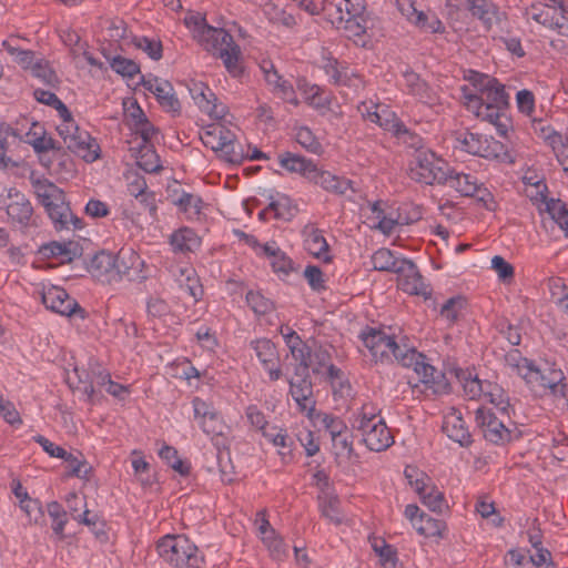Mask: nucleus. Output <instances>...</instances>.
<instances>
[{
  "instance_id": "09e8293b",
  "label": "nucleus",
  "mask_w": 568,
  "mask_h": 568,
  "mask_svg": "<svg viewBox=\"0 0 568 568\" xmlns=\"http://www.w3.org/2000/svg\"><path fill=\"white\" fill-rule=\"evenodd\" d=\"M383 419L378 417L375 413V408L371 404H364L362 406L361 412L354 416L352 422V427L355 432H362L366 428H369L377 422H382Z\"/></svg>"
},
{
  "instance_id": "f3484780",
  "label": "nucleus",
  "mask_w": 568,
  "mask_h": 568,
  "mask_svg": "<svg viewBox=\"0 0 568 568\" xmlns=\"http://www.w3.org/2000/svg\"><path fill=\"white\" fill-rule=\"evenodd\" d=\"M251 347L265 371H267L270 379L275 382L282 377L280 367V355L275 344L267 338H260L251 342Z\"/></svg>"
},
{
  "instance_id": "0e129e2a",
  "label": "nucleus",
  "mask_w": 568,
  "mask_h": 568,
  "mask_svg": "<svg viewBox=\"0 0 568 568\" xmlns=\"http://www.w3.org/2000/svg\"><path fill=\"white\" fill-rule=\"evenodd\" d=\"M135 109L140 116V122L134 125L136 133L142 139L140 144L151 143V139L158 132V129L148 120L140 105H136Z\"/></svg>"
},
{
  "instance_id": "6e6552de",
  "label": "nucleus",
  "mask_w": 568,
  "mask_h": 568,
  "mask_svg": "<svg viewBox=\"0 0 568 568\" xmlns=\"http://www.w3.org/2000/svg\"><path fill=\"white\" fill-rule=\"evenodd\" d=\"M449 176V165L443 159L429 150L419 151L415 155L414 165L410 168L412 180L433 185L435 183L445 185Z\"/></svg>"
},
{
  "instance_id": "58836bf2",
  "label": "nucleus",
  "mask_w": 568,
  "mask_h": 568,
  "mask_svg": "<svg viewBox=\"0 0 568 568\" xmlns=\"http://www.w3.org/2000/svg\"><path fill=\"white\" fill-rule=\"evenodd\" d=\"M305 247L308 253L315 257H322L324 262L331 261L329 256H324V254L328 251V244L320 230L311 227V231L307 233L305 239Z\"/></svg>"
},
{
  "instance_id": "680f3d73",
  "label": "nucleus",
  "mask_w": 568,
  "mask_h": 568,
  "mask_svg": "<svg viewBox=\"0 0 568 568\" xmlns=\"http://www.w3.org/2000/svg\"><path fill=\"white\" fill-rule=\"evenodd\" d=\"M174 204L185 213L197 215L201 213L203 201L200 196L183 191Z\"/></svg>"
},
{
  "instance_id": "2eb2a0df",
  "label": "nucleus",
  "mask_w": 568,
  "mask_h": 568,
  "mask_svg": "<svg viewBox=\"0 0 568 568\" xmlns=\"http://www.w3.org/2000/svg\"><path fill=\"white\" fill-rule=\"evenodd\" d=\"M41 301L48 310L60 315L72 316L79 314L81 318L85 317V311L62 287L50 286L44 290Z\"/></svg>"
},
{
  "instance_id": "5fc2aeb1",
  "label": "nucleus",
  "mask_w": 568,
  "mask_h": 568,
  "mask_svg": "<svg viewBox=\"0 0 568 568\" xmlns=\"http://www.w3.org/2000/svg\"><path fill=\"white\" fill-rule=\"evenodd\" d=\"M160 457L166 462V464L178 471L182 476H186L190 474V465L185 464L178 454V450L169 445H164L160 452Z\"/></svg>"
},
{
  "instance_id": "c756f323",
  "label": "nucleus",
  "mask_w": 568,
  "mask_h": 568,
  "mask_svg": "<svg viewBox=\"0 0 568 568\" xmlns=\"http://www.w3.org/2000/svg\"><path fill=\"white\" fill-rule=\"evenodd\" d=\"M130 151L135 156L138 166L146 173H155L162 169L160 158L152 143L139 144L136 148H131Z\"/></svg>"
},
{
  "instance_id": "f704fd0d",
  "label": "nucleus",
  "mask_w": 568,
  "mask_h": 568,
  "mask_svg": "<svg viewBox=\"0 0 568 568\" xmlns=\"http://www.w3.org/2000/svg\"><path fill=\"white\" fill-rule=\"evenodd\" d=\"M337 30H343L349 39H362L367 31V18L364 14L358 17H342L341 23H332Z\"/></svg>"
},
{
  "instance_id": "69168bd1",
  "label": "nucleus",
  "mask_w": 568,
  "mask_h": 568,
  "mask_svg": "<svg viewBox=\"0 0 568 568\" xmlns=\"http://www.w3.org/2000/svg\"><path fill=\"white\" fill-rule=\"evenodd\" d=\"M466 301L462 296H454L448 298L440 308V315L449 322H455L459 312L464 308Z\"/></svg>"
},
{
  "instance_id": "ddd939ff",
  "label": "nucleus",
  "mask_w": 568,
  "mask_h": 568,
  "mask_svg": "<svg viewBox=\"0 0 568 568\" xmlns=\"http://www.w3.org/2000/svg\"><path fill=\"white\" fill-rule=\"evenodd\" d=\"M359 337L368 348L375 363H390L394 346V334H387L383 328L366 327Z\"/></svg>"
},
{
  "instance_id": "f257e3e1",
  "label": "nucleus",
  "mask_w": 568,
  "mask_h": 568,
  "mask_svg": "<svg viewBox=\"0 0 568 568\" xmlns=\"http://www.w3.org/2000/svg\"><path fill=\"white\" fill-rule=\"evenodd\" d=\"M465 98L469 102L476 103V115L478 118L495 125L500 136H506L511 126V120L507 115L509 97L505 91V87L497 79H495V83H489V85L483 89L479 97L465 93Z\"/></svg>"
},
{
  "instance_id": "864d4df0",
  "label": "nucleus",
  "mask_w": 568,
  "mask_h": 568,
  "mask_svg": "<svg viewBox=\"0 0 568 568\" xmlns=\"http://www.w3.org/2000/svg\"><path fill=\"white\" fill-rule=\"evenodd\" d=\"M484 397L498 407L503 413H508V408L510 407L509 397L501 386L486 382V392Z\"/></svg>"
},
{
  "instance_id": "8fccbe9b",
  "label": "nucleus",
  "mask_w": 568,
  "mask_h": 568,
  "mask_svg": "<svg viewBox=\"0 0 568 568\" xmlns=\"http://www.w3.org/2000/svg\"><path fill=\"white\" fill-rule=\"evenodd\" d=\"M547 141L552 148L557 160L562 165L564 171L568 172V136L554 132L547 136Z\"/></svg>"
},
{
  "instance_id": "e433bc0d",
  "label": "nucleus",
  "mask_w": 568,
  "mask_h": 568,
  "mask_svg": "<svg viewBox=\"0 0 568 568\" xmlns=\"http://www.w3.org/2000/svg\"><path fill=\"white\" fill-rule=\"evenodd\" d=\"M27 142L32 145L34 152L38 154L47 153L49 151L60 153L63 149L59 141L51 136H47L43 130L41 133L30 130L27 133Z\"/></svg>"
},
{
  "instance_id": "5701e85b",
  "label": "nucleus",
  "mask_w": 568,
  "mask_h": 568,
  "mask_svg": "<svg viewBox=\"0 0 568 568\" xmlns=\"http://www.w3.org/2000/svg\"><path fill=\"white\" fill-rule=\"evenodd\" d=\"M190 93L197 106L209 113L211 116L221 119L225 115L224 106L219 109L215 101L217 100L211 89L203 82H195L190 88Z\"/></svg>"
},
{
  "instance_id": "f8f14e48",
  "label": "nucleus",
  "mask_w": 568,
  "mask_h": 568,
  "mask_svg": "<svg viewBox=\"0 0 568 568\" xmlns=\"http://www.w3.org/2000/svg\"><path fill=\"white\" fill-rule=\"evenodd\" d=\"M446 184L455 189L460 195L475 197L487 209H490L488 202H493V194L483 183H479L477 178L473 174L456 172L454 169L449 168V176H447Z\"/></svg>"
},
{
  "instance_id": "2f4dec72",
  "label": "nucleus",
  "mask_w": 568,
  "mask_h": 568,
  "mask_svg": "<svg viewBox=\"0 0 568 568\" xmlns=\"http://www.w3.org/2000/svg\"><path fill=\"white\" fill-rule=\"evenodd\" d=\"M170 244L175 253H189L195 251L201 240L192 229L182 227L170 236Z\"/></svg>"
},
{
  "instance_id": "774afa93",
  "label": "nucleus",
  "mask_w": 568,
  "mask_h": 568,
  "mask_svg": "<svg viewBox=\"0 0 568 568\" xmlns=\"http://www.w3.org/2000/svg\"><path fill=\"white\" fill-rule=\"evenodd\" d=\"M484 136L480 134L464 132L462 133L457 141L459 142L462 149L469 154L476 155L479 151V146L481 145Z\"/></svg>"
},
{
  "instance_id": "423d86ee",
  "label": "nucleus",
  "mask_w": 568,
  "mask_h": 568,
  "mask_svg": "<svg viewBox=\"0 0 568 568\" xmlns=\"http://www.w3.org/2000/svg\"><path fill=\"white\" fill-rule=\"evenodd\" d=\"M200 138L206 148L220 153L219 156L224 161L232 164H241L244 161L243 146L237 142L235 133L225 125H209Z\"/></svg>"
},
{
  "instance_id": "393cba45",
  "label": "nucleus",
  "mask_w": 568,
  "mask_h": 568,
  "mask_svg": "<svg viewBox=\"0 0 568 568\" xmlns=\"http://www.w3.org/2000/svg\"><path fill=\"white\" fill-rule=\"evenodd\" d=\"M39 253L45 258L60 257L61 263H71L77 256L81 255V248L79 244L73 242L60 243L52 241L41 245Z\"/></svg>"
},
{
  "instance_id": "aec40b11",
  "label": "nucleus",
  "mask_w": 568,
  "mask_h": 568,
  "mask_svg": "<svg viewBox=\"0 0 568 568\" xmlns=\"http://www.w3.org/2000/svg\"><path fill=\"white\" fill-rule=\"evenodd\" d=\"M358 433L365 446L372 452H383L394 443V437L384 420Z\"/></svg>"
},
{
  "instance_id": "1a4fd4ad",
  "label": "nucleus",
  "mask_w": 568,
  "mask_h": 568,
  "mask_svg": "<svg viewBox=\"0 0 568 568\" xmlns=\"http://www.w3.org/2000/svg\"><path fill=\"white\" fill-rule=\"evenodd\" d=\"M65 148L78 154L87 162H93L99 158L98 144L91 139L87 131H81L75 121L61 122L57 126Z\"/></svg>"
},
{
  "instance_id": "412c9836",
  "label": "nucleus",
  "mask_w": 568,
  "mask_h": 568,
  "mask_svg": "<svg viewBox=\"0 0 568 568\" xmlns=\"http://www.w3.org/2000/svg\"><path fill=\"white\" fill-rule=\"evenodd\" d=\"M116 257L112 253L101 251L92 256L88 271L99 282L112 283Z\"/></svg>"
},
{
  "instance_id": "4d7b16f0",
  "label": "nucleus",
  "mask_w": 568,
  "mask_h": 568,
  "mask_svg": "<svg viewBox=\"0 0 568 568\" xmlns=\"http://www.w3.org/2000/svg\"><path fill=\"white\" fill-rule=\"evenodd\" d=\"M2 47L14 58V61L24 70H31L36 63L34 53L31 50H23L13 47L9 41L4 40Z\"/></svg>"
},
{
  "instance_id": "a878e982",
  "label": "nucleus",
  "mask_w": 568,
  "mask_h": 568,
  "mask_svg": "<svg viewBox=\"0 0 568 568\" xmlns=\"http://www.w3.org/2000/svg\"><path fill=\"white\" fill-rule=\"evenodd\" d=\"M9 197L13 200L7 206V214L21 225H27L33 213L30 201L17 191L12 194V190L9 192Z\"/></svg>"
},
{
  "instance_id": "338daca9",
  "label": "nucleus",
  "mask_w": 568,
  "mask_h": 568,
  "mask_svg": "<svg viewBox=\"0 0 568 568\" xmlns=\"http://www.w3.org/2000/svg\"><path fill=\"white\" fill-rule=\"evenodd\" d=\"M296 141L308 152L318 154L322 150L321 143L308 128H300L297 130Z\"/></svg>"
},
{
  "instance_id": "3c124183",
  "label": "nucleus",
  "mask_w": 568,
  "mask_h": 568,
  "mask_svg": "<svg viewBox=\"0 0 568 568\" xmlns=\"http://www.w3.org/2000/svg\"><path fill=\"white\" fill-rule=\"evenodd\" d=\"M418 534L426 537H440L446 525L443 520L433 518L426 514L419 515V523L415 527Z\"/></svg>"
},
{
  "instance_id": "e2e57ef3",
  "label": "nucleus",
  "mask_w": 568,
  "mask_h": 568,
  "mask_svg": "<svg viewBox=\"0 0 568 568\" xmlns=\"http://www.w3.org/2000/svg\"><path fill=\"white\" fill-rule=\"evenodd\" d=\"M371 110L365 105L366 112H362L363 116L371 121L372 123L378 124L381 128H383L385 131H388V129L384 125V123L389 122L390 123H399V120L395 116L393 112L383 111V113H379L377 111V105L372 106Z\"/></svg>"
},
{
  "instance_id": "4468645a",
  "label": "nucleus",
  "mask_w": 568,
  "mask_h": 568,
  "mask_svg": "<svg viewBox=\"0 0 568 568\" xmlns=\"http://www.w3.org/2000/svg\"><path fill=\"white\" fill-rule=\"evenodd\" d=\"M397 6L399 12L419 30L440 34L445 32L446 28L435 12L418 10L413 0H398Z\"/></svg>"
},
{
  "instance_id": "0eeeda50",
  "label": "nucleus",
  "mask_w": 568,
  "mask_h": 568,
  "mask_svg": "<svg viewBox=\"0 0 568 568\" xmlns=\"http://www.w3.org/2000/svg\"><path fill=\"white\" fill-rule=\"evenodd\" d=\"M194 417L200 418L202 430L211 437L213 445L219 449H227L231 427L223 420L220 412L200 397L192 400Z\"/></svg>"
},
{
  "instance_id": "dca6fc26",
  "label": "nucleus",
  "mask_w": 568,
  "mask_h": 568,
  "mask_svg": "<svg viewBox=\"0 0 568 568\" xmlns=\"http://www.w3.org/2000/svg\"><path fill=\"white\" fill-rule=\"evenodd\" d=\"M140 83L144 87L145 90L152 92L161 108L171 112L173 115H179L181 113V103L175 95L173 85L166 81L154 78H145L141 77Z\"/></svg>"
},
{
  "instance_id": "7c9ffc66",
  "label": "nucleus",
  "mask_w": 568,
  "mask_h": 568,
  "mask_svg": "<svg viewBox=\"0 0 568 568\" xmlns=\"http://www.w3.org/2000/svg\"><path fill=\"white\" fill-rule=\"evenodd\" d=\"M79 382L83 384L82 390L88 396L90 400H92L94 395V386H108V383L111 381V376L105 371L100 369V367H95L91 369V373H87L85 371H80L78 368L74 369Z\"/></svg>"
},
{
  "instance_id": "f03ea898",
  "label": "nucleus",
  "mask_w": 568,
  "mask_h": 568,
  "mask_svg": "<svg viewBox=\"0 0 568 568\" xmlns=\"http://www.w3.org/2000/svg\"><path fill=\"white\" fill-rule=\"evenodd\" d=\"M372 264L375 271L396 273L398 286L405 293L422 296L430 293L416 264L410 260L396 257L389 248L377 250L372 255Z\"/></svg>"
},
{
  "instance_id": "ea45409f",
  "label": "nucleus",
  "mask_w": 568,
  "mask_h": 568,
  "mask_svg": "<svg viewBox=\"0 0 568 568\" xmlns=\"http://www.w3.org/2000/svg\"><path fill=\"white\" fill-rule=\"evenodd\" d=\"M103 55L109 61L111 69L115 73H118L124 78L132 79L136 74L140 73V65L131 59H126L121 55L111 57V55L106 54V52L104 50H103Z\"/></svg>"
},
{
  "instance_id": "4be33fe9",
  "label": "nucleus",
  "mask_w": 568,
  "mask_h": 568,
  "mask_svg": "<svg viewBox=\"0 0 568 568\" xmlns=\"http://www.w3.org/2000/svg\"><path fill=\"white\" fill-rule=\"evenodd\" d=\"M310 182L336 195H344L348 190L354 192L353 182L351 180L337 176L328 171H323L317 166L311 175Z\"/></svg>"
},
{
  "instance_id": "49530a36",
  "label": "nucleus",
  "mask_w": 568,
  "mask_h": 568,
  "mask_svg": "<svg viewBox=\"0 0 568 568\" xmlns=\"http://www.w3.org/2000/svg\"><path fill=\"white\" fill-rule=\"evenodd\" d=\"M47 511L52 519V530L58 536L59 540L64 539V527L68 521L67 511L58 501H51L47 505Z\"/></svg>"
},
{
  "instance_id": "39448f33",
  "label": "nucleus",
  "mask_w": 568,
  "mask_h": 568,
  "mask_svg": "<svg viewBox=\"0 0 568 568\" xmlns=\"http://www.w3.org/2000/svg\"><path fill=\"white\" fill-rule=\"evenodd\" d=\"M518 368L521 377L536 394L544 395L549 390L555 396H566L567 384L564 383V372L556 367L555 364L545 362L542 365L537 366L525 358L524 364L518 366Z\"/></svg>"
},
{
  "instance_id": "6e6d98bb",
  "label": "nucleus",
  "mask_w": 568,
  "mask_h": 568,
  "mask_svg": "<svg viewBox=\"0 0 568 568\" xmlns=\"http://www.w3.org/2000/svg\"><path fill=\"white\" fill-rule=\"evenodd\" d=\"M133 43L135 48L145 52L152 60H160L163 53L162 42L148 37H134Z\"/></svg>"
},
{
  "instance_id": "c85d7f7f",
  "label": "nucleus",
  "mask_w": 568,
  "mask_h": 568,
  "mask_svg": "<svg viewBox=\"0 0 568 568\" xmlns=\"http://www.w3.org/2000/svg\"><path fill=\"white\" fill-rule=\"evenodd\" d=\"M405 87L408 92L424 103H433L435 94L430 87L413 70L403 73Z\"/></svg>"
},
{
  "instance_id": "13d9d810",
  "label": "nucleus",
  "mask_w": 568,
  "mask_h": 568,
  "mask_svg": "<svg viewBox=\"0 0 568 568\" xmlns=\"http://www.w3.org/2000/svg\"><path fill=\"white\" fill-rule=\"evenodd\" d=\"M245 298L255 314L265 315L274 310V303L260 292L248 291Z\"/></svg>"
},
{
  "instance_id": "603ef678",
  "label": "nucleus",
  "mask_w": 568,
  "mask_h": 568,
  "mask_svg": "<svg viewBox=\"0 0 568 568\" xmlns=\"http://www.w3.org/2000/svg\"><path fill=\"white\" fill-rule=\"evenodd\" d=\"M320 500V509L322 515L327 518L329 521L339 525L342 523V517L339 514V500L335 496H331L325 494L324 496L318 497Z\"/></svg>"
},
{
  "instance_id": "de8ad7c7",
  "label": "nucleus",
  "mask_w": 568,
  "mask_h": 568,
  "mask_svg": "<svg viewBox=\"0 0 568 568\" xmlns=\"http://www.w3.org/2000/svg\"><path fill=\"white\" fill-rule=\"evenodd\" d=\"M383 419L378 417L375 413V408L371 404H364L362 406L361 412L354 416L352 422V427L355 432H362L366 428H369L377 422H382Z\"/></svg>"
},
{
  "instance_id": "72a5a7b5",
  "label": "nucleus",
  "mask_w": 568,
  "mask_h": 568,
  "mask_svg": "<svg viewBox=\"0 0 568 568\" xmlns=\"http://www.w3.org/2000/svg\"><path fill=\"white\" fill-rule=\"evenodd\" d=\"M406 339V337H402L400 342H397L396 337L394 338V351H392V359L394 358L405 367H415L416 363H418L420 359H425L426 357L422 353H418L413 346H408L404 342Z\"/></svg>"
},
{
  "instance_id": "7ed1b4c3",
  "label": "nucleus",
  "mask_w": 568,
  "mask_h": 568,
  "mask_svg": "<svg viewBox=\"0 0 568 568\" xmlns=\"http://www.w3.org/2000/svg\"><path fill=\"white\" fill-rule=\"evenodd\" d=\"M195 39L204 50L223 61L232 77H240L243 73L241 49L225 29L210 26L200 36H195Z\"/></svg>"
},
{
  "instance_id": "9b49d317",
  "label": "nucleus",
  "mask_w": 568,
  "mask_h": 568,
  "mask_svg": "<svg viewBox=\"0 0 568 568\" xmlns=\"http://www.w3.org/2000/svg\"><path fill=\"white\" fill-rule=\"evenodd\" d=\"M475 419L485 439L489 443L505 445L514 439L516 429L511 430L506 427L490 409L479 407L476 410Z\"/></svg>"
},
{
  "instance_id": "bb28decb",
  "label": "nucleus",
  "mask_w": 568,
  "mask_h": 568,
  "mask_svg": "<svg viewBox=\"0 0 568 568\" xmlns=\"http://www.w3.org/2000/svg\"><path fill=\"white\" fill-rule=\"evenodd\" d=\"M468 9L471 14L479 19L487 29H490L495 22L500 21L501 12L489 0H467Z\"/></svg>"
},
{
  "instance_id": "20e7f679",
  "label": "nucleus",
  "mask_w": 568,
  "mask_h": 568,
  "mask_svg": "<svg viewBox=\"0 0 568 568\" xmlns=\"http://www.w3.org/2000/svg\"><path fill=\"white\" fill-rule=\"evenodd\" d=\"M159 556L174 568H205L204 555L184 535H166L156 545Z\"/></svg>"
},
{
  "instance_id": "9d476101",
  "label": "nucleus",
  "mask_w": 568,
  "mask_h": 568,
  "mask_svg": "<svg viewBox=\"0 0 568 568\" xmlns=\"http://www.w3.org/2000/svg\"><path fill=\"white\" fill-rule=\"evenodd\" d=\"M310 369L304 364H296L294 376L288 379L290 393L293 399L296 402L298 409L306 413L308 417L313 415L316 406Z\"/></svg>"
},
{
  "instance_id": "4c0bfd02",
  "label": "nucleus",
  "mask_w": 568,
  "mask_h": 568,
  "mask_svg": "<svg viewBox=\"0 0 568 568\" xmlns=\"http://www.w3.org/2000/svg\"><path fill=\"white\" fill-rule=\"evenodd\" d=\"M384 125L388 129V132H392L402 143L415 149L417 153L422 151V138L418 134L408 130L402 121H399V123L396 124H389V122H386L384 123Z\"/></svg>"
},
{
  "instance_id": "cd10ccee",
  "label": "nucleus",
  "mask_w": 568,
  "mask_h": 568,
  "mask_svg": "<svg viewBox=\"0 0 568 568\" xmlns=\"http://www.w3.org/2000/svg\"><path fill=\"white\" fill-rule=\"evenodd\" d=\"M280 164L291 173H298L310 181L316 164L302 155L285 152L280 155Z\"/></svg>"
},
{
  "instance_id": "052dcab7",
  "label": "nucleus",
  "mask_w": 568,
  "mask_h": 568,
  "mask_svg": "<svg viewBox=\"0 0 568 568\" xmlns=\"http://www.w3.org/2000/svg\"><path fill=\"white\" fill-rule=\"evenodd\" d=\"M332 346L314 345L312 348V372L313 374H320L322 367H326L332 363Z\"/></svg>"
},
{
  "instance_id": "a18cd8bd",
  "label": "nucleus",
  "mask_w": 568,
  "mask_h": 568,
  "mask_svg": "<svg viewBox=\"0 0 568 568\" xmlns=\"http://www.w3.org/2000/svg\"><path fill=\"white\" fill-rule=\"evenodd\" d=\"M546 211L551 220L558 224L568 237V210L560 200L550 199L546 201Z\"/></svg>"
},
{
  "instance_id": "c03bdc74",
  "label": "nucleus",
  "mask_w": 568,
  "mask_h": 568,
  "mask_svg": "<svg viewBox=\"0 0 568 568\" xmlns=\"http://www.w3.org/2000/svg\"><path fill=\"white\" fill-rule=\"evenodd\" d=\"M30 71L34 78L39 79L48 87L57 88L60 84L59 77L47 60H37Z\"/></svg>"
},
{
  "instance_id": "c9c22d12",
  "label": "nucleus",
  "mask_w": 568,
  "mask_h": 568,
  "mask_svg": "<svg viewBox=\"0 0 568 568\" xmlns=\"http://www.w3.org/2000/svg\"><path fill=\"white\" fill-rule=\"evenodd\" d=\"M458 382L463 385L465 395L469 399H477L485 396L486 382H481L476 375L473 376L471 372L458 369L455 372Z\"/></svg>"
},
{
  "instance_id": "37998d69",
  "label": "nucleus",
  "mask_w": 568,
  "mask_h": 568,
  "mask_svg": "<svg viewBox=\"0 0 568 568\" xmlns=\"http://www.w3.org/2000/svg\"><path fill=\"white\" fill-rule=\"evenodd\" d=\"M47 213L57 230L67 229L69 225V217H73L70 207L64 203L63 195L59 202H54L47 210Z\"/></svg>"
},
{
  "instance_id": "473e14b6",
  "label": "nucleus",
  "mask_w": 568,
  "mask_h": 568,
  "mask_svg": "<svg viewBox=\"0 0 568 568\" xmlns=\"http://www.w3.org/2000/svg\"><path fill=\"white\" fill-rule=\"evenodd\" d=\"M476 155L487 160L513 163L511 155L508 153L505 144L491 136H484Z\"/></svg>"
},
{
  "instance_id": "a19ab883",
  "label": "nucleus",
  "mask_w": 568,
  "mask_h": 568,
  "mask_svg": "<svg viewBox=\"0 0 568 568\" xmlns=\"http://www.w3.org/2000/svg\"><path fill=\"white\" fill-rule=\"evenodd\" d=\"M115 257L116 263L113 273V282H118L124 276L131 278V268L135 263L140 262V257L133 252H125L123 250H121Z\"/></svg>"
},
{
  "instance_id": "bf43d9fd",
  "label": "nucleus",
  "mask_w": 568,
  "mask_h": 568,
  "mask_svg": "<svg viewBox=\"0 0 568 568\" xmlns=\"http://www.w3.org/2000/svg\"><path fill=\"white\" fill-rule=\"evenodd\" d=\"M422 503L432 511L443 513L447 508L444 493L436 486H430L429 489L420 497Z\"/></svg>"
},
{
  "instance_id": "a211bd4d",
  "label": "nucleus",
  "mask_w": 568,
  "mask_h": 568,
  "mask_svg": "<svg viewBox=\"0 0 568 568\" xmlns=\"http://www.w3.org/2000/svg\"><path fill=\"white\" fill-rule=\"evenodd\" d=\"M365 0H324L322 11L331 23H341L342 17H358L364 14Z\"/></svg>"
},
{
  "instance_id": "79ce46f5",
  "label": "nucleus",
  "mask_w": 568,
  "mask_h": 568,
  "mask_svg": "<svg viewBox=\"0 0 568 568\" xmlns=\"http://www.w3.org/2000/svg\"><path fill=\"white\" fill-rule=\"evenodd\" d=\"M37 187V195L40 199L41 204L45 207V211L54 203L61 200L63 192L57 185L49 181H37L34 183Z\"/></svg>"
},
{
  "instance_id": "6ab92c4d",
  "label": "nucleus",
  "mask_w": 568,
  "mask_h": 568,
  "mask_svg": "<svg viewBox=\"0 0 568 568\" xmlns=\"http://www.w3.org/2000/svg\"><path fill=\"white\" fill-rule=\"evenodd\" d=\"M414 371L419 376L420 382L425 385L426 389H430L435 395L448 394L450 392V383L446 374L433 365L420 359L416 363Z\"/></svg>"
},
{
  "instance_id": "b1692460",
  "label": "nucleus",
  "mask_w": 568,
  "mask_h": 568,
  "mask_svg": "<svg viewBox=\"0 0 568 568\" xmlns=\"http://www.w3.org/2000/svg\"><path fill=\"white\" fill-rule=\"evenodd\" d=\"M442 428L450 439L463 447H468L473 443L465 420L455 409L445 416Z\"/></svg>"
}]
</instances>
